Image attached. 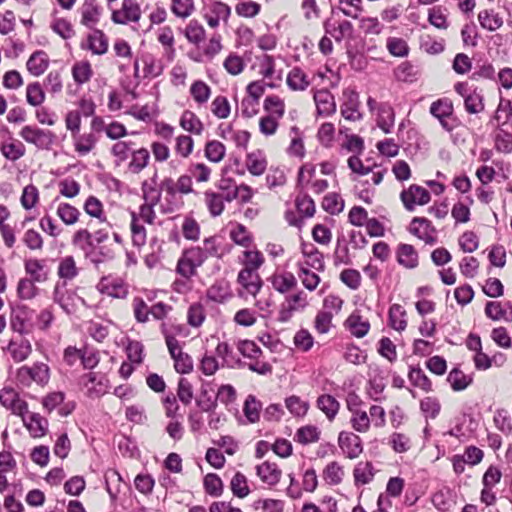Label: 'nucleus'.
<instances>
[{
  "label": "nucleus",
  "instance_id": "36",
  "mask_svg": "<svg viewBox=\"0 0 512 512\" xmlns=\"http://www.w3.org/2000/svg\"><path fill=\"white\" fill-rule=\"evenodd\" d=\"M322 476L329 485H338L344 476L343 467L338 462L332 461L326 465Z\"/></svg>",
  "mask_w": 512,
  "mask_h": 512
},
{
  "label": "nucleus",
  "instance_id": "26",
  "mask_svg": "<svg viewBox=\"0 0 512 512\" xmlns=\"http://www.w3.org/2000/svg\"><path fill=\"white\" fill-rule=\"evenodd\" d=\"M287 85L293 91H304L310 85L307 75L299 67H294L287 76Z\"/></svg>",
  "mask_w": 512,
  "mask_h": 512
},
{
  "label": "nucleus",
  "instance_id": "27",
  "mask_svg": "<svg viewBox=\"0 0 512 512\" xmlns=\"http://www.w3.org/2000/svg\"><path fill=\"white\" fill-rule=\"evenodd\" d=\"M356 485H365L370 483L375 475L374 467L371 462H359L353 471Z\"/></svg>",
  "mask_w": 512,
  "mask_h": 512
},
{
  "label": "nucleus",
  "instance_id": "33",
  "mask_svg": "<svg viewBox=\"0 0 512 512\" xmlns=\"http://www.w3.org/2000/svg\"><path fill=\"white\" fill-rule=\"evenodd\" d=\"M464 108L469 114H478L485 108L484 97L481 92L476 89L471 91L469 95L464 98Z\"/></svg>",
  "mask_w": 512,
  "mask_h": 512
},
{
  "label": "nucleus",
  "instance_id": "53",
  "mask_svg": "<svg viewBox=\"0 0 512 512\" xmlns=\"http://www.w3.org/2000/svg\"><path fill=\"white\" fill-rule=\"evenodd\" d=\"M57 215L66 225H73L77 222L80 212L68 203H61L57 208Z\"/></svg>",
  "mask_w": 512,
  "mask_h": 512
},
{
  "label": "nucleus",
  "instance_id": "29",
  "mask_svg": "<svg viewBox=\"0 0 512 512\" xmlns=\"http://www.w3.org/2000/svg\"><path fill=\"white\" fill-rule=\"evenodd\" d=\"M247 170L254 176L262 175L267 167V161L260 151L248 153L246 156Z\"/></svg>",
  "mask_w": 512,
  "mask_h": 512
},
{
  "label": "nucleus",
  "instance_id": "58",
  "mask_svg": "<svg viewBox=\"0 0 512 512\" xmlns=\"http://www.w3.org/2000/svg\"><path fill=\"white\" fill-rule=\"evenodd\" d=\"M85 212L94 218L99 219L101 222H105L106 218L103 213V204L95 196H89L84 203Z\"/></svg>",
  "mask_w": 512,
  "mask_h": 512
},
{
  "label": "nucleus",
  "instance_id": "8",
  "mask_svg": "<svg viewBox=\"0 0 512 512\" xmlns=\"http://www.w3.org/2000/svg\"><path fill=\"white\" fill-rule=\"evenodd\" d=\"M345 101L341 105V115L350 121L360 120L362 114L359 112V94L353 89H345L343 91Z\"/></svg>",
  "mask_w": 512,
  "mask_h": 512
},
{
  "label": "nucleus",
  "instance_id": "22",
  "mask_svg": "<svg viewBox=\"0 0 512 512\" xmlns=\"http://www.w3.org/2000/svg\"><path fill=\"white\" fill-rule=\"evenodd\" d=\"M29 309L25 305H18L12 309L10 324L13 331L19 334L27 333L26 321L28 318Z\"/></svg>",
  "mask_w": 512,
  "mask_h": 512
},
{
  "label": "nucleus",
  "instance_id": "52",
  "mask_svg": "<svg viewBox=\"0 0 512 512\" xmlns=\"http://www.w3.org/2000/svg\"><path fill=\"white\" fill-rule=\"evenodd\" d=\"M89 48L96 55H102L107 52L108 41L101 30H95L94 34L89 36Z\"/></svg>",
  "mask_w": 512,
  "mask_h": 512
},
{
  "label": "nucleus",
  "instance_id": "3",
  "mask_svg": "<svg viewBox=\"0 0 512 512\" xmlns=\"http://www.w3.org/2000/svg\"><path fill=\"white\" fill-rule=\"evenodd\" d=\"M19 135L29 144L35 145L38 149L49 150L55 143L56 135L50 131L37 126H24Z\"/></svg>",
  "mask_w": 512,
  "mask_h": 512
},
{
  "label": "nucleus",
  "instance_id": "63",
  "mask_svg": "<svg viewBox=\"0 0 512 512\" xmlns=\"http://www.w3.org/2000/svg\"><path fill=\"white\" fill-rule=\"evenodd\" d=\"M212 113L219 119H226L230 115V104L225 96H217L211 103Z\"/></svg>",
  "mask_w": 512,
  "mask_h": 512
},
{
  "label": "nucleus",
  "instance_id": "1",
  "mask_svg": "<svg viewBox=\"0 0 512 512\" xmlns=\"http://www.w3.org/2000/svg\"><path fill=\"white\" fill-rule=\"evenodd\" d=\"M429 112L438 120L442 129L450 134L462 125V121L454 113L452 101L448 98H440L433 101Z\"/></svg>",
  "mask_w": 512,
  "mask_h": 512
},
{
  "label": "nucleus",
  "instance_id": "14",
  "mask_svg": "<svg viewBox=\"0 0 512 512\" xmlns=\"http://www.w3.org/2000/svg\"><path fill=\"white\" fill-rule=\"evenodd\" d=\"M377 126L385 133L392 132L395 123V111L388 102H382L378 105Z\"/></svg>",
  "mask_w": 512,
  "mask_h": 512
},
{
  "label": "nucleus",
  "instance_id": "38",
  "mask_svg": "<svg viewBox=\"0 0 512 512\" xmlns=\"http://www.w3.org/2000/svg\"><path fill=\"white\" fill-rule=\"evenodd\" d=\"M73 139L75 150L82 156L91 152L97 142V139L93 133L82 135L78 133L76 138Z\"/></svg>",
  "mask_w": 512,
  "mask_h": 512
},
{
  "label": "nucleus",
  "instance_id": "37",
  "mask_svg": "<svg viewBox=\"0 0 512 512\" xmlns=\"http://www.w3.org/2000/svg\"><path fill=\"white\" fill-rule=\"evenodd\" d=\"M35 283L37 282L31 278H21L17 284V296L22 300H31L36 297L39 289Z\"/></svg>",
  "mask_w": 512,
  "mask_h": 512
},
{
  "label": "nucleus",
  "instance_id": "25",
  "mask_svg": "<svg viewBox=\"0 0 512 512\" xmlns=\"http://www.w3.org/2000/svg\"><path fill=\"white\" fill-rule=\"evenodd\" d=\"M131 161L128 169L133 174H139L149 163L150 153L146 148H140L131 152Z\"/></svg>",
  "mask_w": 512,
  "mask_h": 512
},
{
  "label": "nucleus",
  "instance_id": "42",
  "mask_svg": "<svg viewBox=\"0 0 512 512\" xmlns=\"http://www.w3.org/2000/svg\"><path fill=\"white\" fill-rule=\"evenodd\" d=\"M447 381L451 384L454 391H462L470 385L472 379L460 369L453 368L448 374Z\"/></svg>",
  "mask_w": 512,
  "mask_h": 512
},
{
  "label": "nucleus",
  "instance_id": "55",
  "mask_svg": "<svg viewBox=\"0 0 512 512\" xmlns=\"http://www.w3.org/2000/svg\"><path fill=\"white\" fill-rule=\"evenodd\" d=\"M295 206L303 217L309 218L315 214V202L307 194L298 195L295 199Z\"/></svg>",
  "mask_w": 512,
  "mask_h": 512
},
{
  "label": "nucleus",
  "instance_id": "39",
  "mask_svg": "<svg viewBox=\"0 0 512 512\" xmlns=\"http://www.w3.org/2000/svg\"><path fill=\"white\" fill-rule=\"evenodd\" d=\"M8 350L16 362L24 361L31 353L32 348L28 340H21L19 343L11 341Z\"/></svg>",
  "mask_w": 512,
  "mask_h": 512
},
{
  "label": "nucleus",
  "instance_id": "7",
  "mask_svg": "<svg viewBox=\"0 0 512 512\" xmlns=\"http://www.w3.org/2000/svg\"><path fill=\"white\" fill-rule=\"evenodd\" d=\"M338 444L349 459L357 458L363 451L361 438L352 432H340Z\"/></svg>",
  "mask_w": 512,
  "mask_h": 512
},
{
  "label": "nucleus",
  "instance_id": "2",
  "mask_svg": "<svg viewBox=\"0 0 512 512\" xmlns=\"http://www.w3.org/2000/svg\"><path fill=\"white\" fill-rule=\"evenodd\" d=\"M206 259L207 257L201 247L187 248L178 260L177 272L185 278H190L196 274V268L200 267Z\"/></svg>",
  "mask_w": 512,
  "mask_h": 512
},
{
  "label": "nucleus",
  "instance_id": "6",
  "mask_svg": "<svg viewBox=\"0 0 512 512\" xmlns=\"http://www.w3.org/2000/svg\"><path fill=\"white\" fill-rule=\"evenodd\" d=\"M141 18V9L136 0H123L122 7L114 10L111 20L115 24L126 25L129 22H138Z\"/></svg>",
  "mask_w": 512,
  "mask_h": 512
},
{
  "label": "nucleus",
  "instance_id": "23",
  "mask_svg": "<svg viewBox=\"0 0 512 512\" xmlns=\"http://www.w3.org/2000/svg\"><path fill=\"white\" fill-rule=\"evenodd\" d=\"M345 323L350 333L356 338L364 337L370 329L369 321L363 320L362 316L357 313H352Z\"/></svg>",
  "mask_w": 512,
  "mask_h": 512
},
{
  "label": "nucleus",
  "instance_id": "5",
  "mask_svg": "<svg viewBox=\"0 0 512 512\" xmlns=\"http://www.w3.org/2000/svg\"><path fill=\"white\" fill-rule=\"evenodd\" d=\"M400 199L406 210L412 212L415 210V205H425L430 202L431 196L427 189L412 184L407 190H403L400 194Z\"/></svg>",
  "mask_w": 512,
  "mask_h": 512
},
{
  "label": "nucleus",
  "instance_id": "51",
  "mask_svg": "<svg viewBox=\"0 0 512 512\" xmlns=\"http://www.w3.org/2000/svg\"><path fill=\"white\" fill-rule=\"evenodd\" d=\"M141 60L144 64V77L155 78L162 74L163 65L153 55H143Z\"/></svg>",
  "mask_w": 512,
  "mask_h": 512
},
{
  "label": "nucleus",
  "instance_id": "48",
  "mask_svg": "<svg viewBox=\"0 0 512 512\" xmlns=\"http://www.w3.org/2000/svg\"><path fill=\"white\" fill-rule=\"evenodd\" d=\"M262 405L255 396L249 395L244 403L243 412L250 423H255L260 418Z\"/></svg>",
  "mask_w": 512,
  "mask_h": 512
},
{
  "label": "nucleus",
  "instance_id": "34",
  "mask_svg": "<svg viewBox=\"0 0 512 512\" xmlns=\"http://www.w3.org/2000/svg\"><path fill=\"white\" fill-rule=\"evenodd\" d=\"M406 311L400 304H393L389 309V325L397 330L403 331L407 326L405 319Z\"/></svg>",
  "mask_w": 512,
  "mask_h": 512
},
{
  "label": "nucleus",
  "instance_id": "28",
  "mask_svg": "<svg viewBox=\"0 0 512 512\" xmlns=\"http://www.w3.org/2000/svg\"><path fill=\"white\" fill-rule=\"evenodd\" d=\"M302 253L305 257L309 258V261H307L308 266L320 272L324 271V256L313 244L303 245Z\"/></svg>",
  "mask_w": 512,
  "mask_h": 512
},
{
  "label": "nucleus",
  "instance_id": "11",
  "mask_svg": "<svg viewBox=\"0 0 512 512\" xmlns=\"http://www.w3.org/2000/svg\"><path fill=\"white\" fill-rule=\"evenodd\" d=\"M237 282L251 295L255 296L262 287V280L254 269L243 268L238 273Z\"/></svg>",
  "mask_w": 512,
  "mask_h": 512
},
{
  "label": "nucleus",
  "instance_id": "32",
  "mask_svg": "<svg viewBox=\"0 0 512 512\" xmlns=\"http://www.w3.org/2000/svg\"><path fill=\"white\" fill-rule=\"evenodd\" d=\"M320 438V431L314 425L300 427L294 436V440L302 445L317 442Z\"/></svg>",
  "mask_w": 512,
  "mask_h": 512
},
{
  "label": "nucleus",
  "instance_id": "57",
  "mask_svg": "<svg viewBox=\"0 0 512 512\" xmlns=\"http://www.w3.org/2000/svg\"><path fill=\"white\" fill-rule=\"evenodd\" d=\"M190 93L197 103L203 104L208 101L211 89L204 81L197 80L191 85Z\"/></svg>",
  "mask_w": 512,
  "mask_h": 512
},
{
  "label": "nucleus",
  "instance_id": "10",
  "mask_svg": "<svg viewBox=\"0 0 512 512\" xmlns=\"http://www.w3.org/2000/svg\"><path fill=\"white\" fill-rule=\"evenodd\" d=\"M66 285V281L56 283L53 291V300L67 314H70L74 310V299L76 297V293L75 291L68 290Z\"/></svg>",
  "mask_w": 512,
  "mask_h": 512
},
{
  "label": "nucleus",
  "instance_id": "46",
  "mask_svg": "<svg viewBox=\"0 0 512 512\" xmlns=\"http://www.w3.org/2000/svg\"><path fill=\"white\" fill-rule=\"evenodd\" d=\"M203 485L205 492L212 497H219L223 493V483L217 474H207L204 477Z\"/></svg>",
  "mask_w": 512,
  "mask_h": 512
},
{
  "label": "nucleus",
  "instance_id": "16",
  "mask_svg": "<svg viewBox=\"0 0 512 512\" xmlns=\"http://www.w3.org/2000/svg\"><path fill=\"white\" fill-rule=\"evenodd\" d=\"M256 473L264 483L270 486L276 485L280 481L282 474L281 470L275 463H270L268 461L258 465L256 467Z\"/></svg>",
  "mask_w": 512,
  "mask_h": 512
},
{
  "label": "nucleus",
  "instance_id": "31",
  "mask_svg": "<svg viewBox=\"0 0 512 512\" xmlns=\"http://www.w3.org/2000/svg\"><path fill=\"white\" fill-rule=\"evenodd\" d=\"M181 127L197 135H200L203 131V124L196 114L190 110H185L180 118Z\"/></svg>",
  "mask_w": 512,
  "mask_h": 512
},
{
  "label": "nucleus",
  "instance_id": "45",
  "mask_svg": "<svg viewBox=\"0 0 512 512\" xmlns=\"http://www.w3.org/2000/svg\"><path fill=\"white\" fill-rule=\"evenodd\" d=\"M0 150L2 155L10 161L20 159L26 151L24 144L20 141L2 144Z\"/></svg>",
  "mask_w": 512,
  "mask_h": 512
},
{
  "label": "nucleus",
  "instance_id": "12",
  "mask_svg": "<svg viewBox=\"0 0 512 512\" xmlns=\"http://www.w3.org/2000/svg\"><path fill=\"white\" fill-rule=\"evenodd\" d=\"M196 405L199 409L208 413V426L212 430H218L222 425L225 417L215 412L218 403L210 399H196Z\"/></svg>",
  "mask_w": 512,
  "mask_h": 512
},
{
  "label": "nucleus",
  "instance_id": "40",
  "mask_svg": "<svg viewBox=\"0 0 512 512\" xmlns=\"http://www.w3.org/2000/svg\"><path fill=\"white\" fill-rule=\"evenodd\" d=\"M27 103L33 107L40 106L45 100V92L39 82H33L26 87Z\"/></svg>",
  "mask_w": 512,
  "mask_h": 512
},
{
  "label": "nucleus",
  "instance_id": "19",
  "mask_svg": "<svg viewBox=\"0 0 512 512\" xmlns=\"http://www.w3.org/2000/svg\"><path fill=\"white\" fill-rule=\"evenodd\" d=\"M397 261L400 265L413 269L418 265V253L410 244H399L397 248Z\"/></svg>",
  "mask_w": 512,
  "mask_h": 512
},
{
  "label": "nucleus",
  "instance_id": "35",
  "mask_svg": "<svg viewBox=\"0 0 512 512\" xmlns=\"http://www.w3.org/2000/svg\"><path fill=\"white\" fill-rule=\"evenodd\" d=\"M408 378L412 385L419 387L425 392H430L432 390V383L430 379L419 366L410 367Z\"/></svg>",
  "mask_w": 512,
  "mask_h": 512
},
{
  "label": "nucleus",
  "instance_id": "21",
  "mask_svg": "<svg viewBox=\"0 0 512 512\" xmlns=\"http://www.w3.org/2000/svg\"><path fill=\"white\" fill-rule=\"evenodd\" d=\"M81 15V23L92 29L93 26L99 21L101 8L97 5L95 0L87 1L82 6Z\"/></svg>",
  "mask_w": 512,
  "mask_h": 512
},
{
  "label": "nucleus",
  "instance_id": "50",
  "mask_svg": "<svg viewBox=\"0 0 512 512\" xmlns=\"http://www.w3.org/2000/svg\"><path fill=\"white\" fill-rule=\"evenodd\" d=\"M204 195L210 214L214 217L219 216L224 210V197L212 191H206Z\"/></svg>",
  "mask_w": 512,
  "mask_h": 512
},
{
  "label": "nucleus",
  "instance_id": "20",
  "mask_svg": "<svg viewBox=\"0 0 512 512\" xmlns=\"http://www.w3.org/2000/svg\"><path fill=\"white\" fill-rule=\"evenodd\" d=\"M24 425L29 430L34 438L42 437L46 434L48 429V421L39 413H31L28 421L23 418Z\"/></svg>",
  "mask_w": 512,
  "mask_h": 512
},
{
  "label": "nucleus",
  "instance_id": "9",
  "mask_svg": "<svg viewBox=\"0 0 512 512\" xmlns=\"http://www.w3.org/2000/svg\"><path fill=\"white\" fill-rule=\"evenodd\" d=\"M24 270L29 278L44 283L49 279L50 269L45 259L29 258L24 261Z\"/></svg>",
  "mask_w": 512,
  "mask_h": 512
},
{
  "label": "nucleus",
  "instance_id": "64",
  "mask_svg": "<svg viewBox=\"0 0 512 512\" xmlns=\"http://www.w3.org/2000/svg\"><path fill=\"white\" fill-rule=\"evenodd\" d=\"M495 149L500 153L512 152V133L500 130L495 136Z\"/></svg>",
  "mask_w": 512,
  "mask_h": 512
},
{
  "label": "nucleus",
  "instance_id": "61",
  "mask_svg": "<svg viewBox=\"0 0 512 512\" xmlns=\"http://www.w3.org/2000/svg\"><path fill=\"white\" fill-rule=\"evenodd\" d=\"M185 36L190 43L199 44L205 36V30L196 20H191L185 29Z\"/></svg>",
  "mask_w": 512,
  "mask_h": 512
},
{
  "label": "nucleus",
  "instance_id": "15",
  "mask_svg": "<svg viewBox=\"0 0 512 512\" xmlns=\"http://www.w3.org/2000/svg\"><path fill=\"white\" fill-rule=\"evenodd\" d=\"M48 66L49 57L43 50H37L32 53L26 63L27 70L33 76L42 75L47 70Z\"/></svg>",
  "mask_w": 512,
  "mask_h": 512
},
{
  "label": "nucleus",
  "instance_id": "41",
  "mask_svg": "<svg viewBox=\"0 0 512 512\" xmlns=\"http://www.w3.org/2000/svg\"><path fill=\"white\" fill-rule=\"evenodd\" d=\"M78 275L75 260L72 256H66L61 259L58 266V276L64 281L72 280Z\"/></svg>",
  "mask_w": 512,
  "mask_h": 512
},
{
  "label": "nucleus",
  "instance_id": "24",
  "mask_svg": "<svg viewBox=\"0 0 512 512\" xmlns=\"http://www.w3.org/2000/svg\"><path fill=\"white\" fill-rule=\"evenodd\" d=\"M271 284L276 291L284 294L296 287L297 279L291 272H284L274 274L271 277Z\"/></svg>",
  "mask_w": 512,
  "mask_h": 512
},
{
  "label": "nucleus",
  "instance_id": "54",
  "mask_svg": "<svg viewBox=\"0 0 512 512\" xmlns=\"http://www.w3.org/2000/svg\"><path fill=\"white\" fill-rule=\"evenodd\" d=\"M72 75L77 84L82 85L86 83L92 76L90 63L88 61H84L74 64L72 67Z\"/></svg>",
  "mask_w": 512,
  "mask_h": 512
},
{
  "label": "nucleus",
  "instance_id": "60",
  "mask_svg": "<svg viewBox=\"0 0 512 512\" xmlns=\"http://www.w3.org/2000/svg\"><path fill=\"white\" fill-rule=\"evenodd\" d=\"M182 234L185 239L197 241L200 237V225L190 216H186L182 224Z\"/></svg>",
  "mask_w": 512,
  "mask_h": 512
},
{
  "label": "nucleus",
  "instance_id": "56",
  "mask_svg": "<svg viewBox=\"0 0 512 512\" xmlns=\"http://www.w3.org/2000/svg\"><path fill=\"white\" fill-rule=\"evenodd\" d=\"M177 397L184 405H189L194 398V391L192 383L184 377H181L178 381Z\"/></svg>",
  "mask_w": 512,
  "mask_h": 512
},
{
  "label": "nucleus",
  "instance_id": "13",
  "mask_svg": "<svg viewBox=\"0 0 512 512\" xmlns=\"http://www.w3.org/2000/svg\"><path fill=\"white\" fill-rule=\"evenodd\" d=\"M314 101L317 113L322 116H329L336 111L334 96L327 89H321L314 93Z\"/></svg>",
  "mask_w": 512,
  "mask_h": 512
},
{
  "label": "nucleus",
  "instance_id": "49",
  "mask_svg": "<svg viewBox=\"0 0 512 512\" xmlns=\"http://www.w3.org/2000/svg\"><path fill=\"white\" fill-rule=\"evenodd\" d=\"M322 208L327 213L336 215L342 212L344 208V201L340 199V196L337 193H328L323 198Z\"/></svg>",
  "mask_w": 512,
  "mask_h": 512
},
{
  "label": "nucleus",
  "instance_id": "18",
  "mask_svg": "<svg viewBox=\"0 0 512 512\" xmlns=\"http://www.w3.org/2000/svg\"><path fill=\"white\" fill-rule=\"evenodd\" d=\"M316 406L330 421L335 419L340 409V403L330 394L320 395L316 400Z\"/></svg>",
  "mask_w": 512,
  "mask_h": 512
},
{
  "label": "nucleus",
  "instance_id": "43",
  "mask_svg": "<svg viewBox=\"0 0 512 512\" xmlns=\"http://www.w3.org/2000/svg\"><path fill=\"white\" fill-rule=\"evenodd\" d=\"M285 406L295 417H303L309 409V403L301 400L299 396L292 395L285 399Z\"/></svg>",
  "mask_w": 512,
  "mask_h": 512
},
{
  "label": "nucleus",
  "instance_id": "62",
  "mask_svg": "<svg viewBox=\"0 0 512 512\" xmlns=\"http://www.w3.org/2000/svg\"><path fill=\"white\" fill-rule=\"evenodd\" d=\"M230 237L237 245L245 248H248L252 242L250 233L242 224H237V226L230 231Z\"/></svg>",
  "mask_w": 512,
  "mask_h": 512
},
{
  "label": "nucleus",
  "instance_id": "4",
  "mask_svg": "<svg viewBox=\"0 0 512 512\" xmlns=\"http://www.w3.org/2000/svg\"><path fill=\"white\" fill-rule=\"evenodd\" d=\"M17 381L29 386L32 382L44 385L49 380V367L44 363H35L33 366H22L16 373Z\"/></svg>",
  "mask_w": 512,
  "mask_h": 512
},
{
  "label": "nucleus",
  "instance_id": "59",
  "mask_svg": "<svg viewBox=\"0 0 512 512\" xmlns=\"http://www.w3.org/2000/svg\"><path fill=\"white\" fill-rule=\"evenodd\" d=\"M132 144L131 141H118L112 146L111 153L116 157L115 164L117 166L128 159L129 154L133 151Z\"/></svg>",
  "mask_w": 512,
  "mask_h": 512
},
{
  "label": "nucleus",
  "instance_id": "44",
  "mask_svg": "<svg viewBox=\"0 0 512 512\" xmlns=\"http://www.w3.org/2000/svg\"><path fill=\"white\" fill-rule=\"evenodd\" d=\"M225 152L226 148L220 141L212 140L206 143L205 157L213 163H219L224 158Z\"/></svg>",
  "mask_w": 512,
  "mask_h": 512
},
{
  "label": "nucleus",
  "instance_id": "30",
  "mask_svg": "<svg viewBox=\"0 0 512 512\" xmlns=\"http://www.w3.org/2000/svg\"><path fill=\"white\" fill-rule=\"evenodd\" d=\"M478 20L482 28L488 31H495L503 25V19L493 10H483L478 14Z\"/></svg>",
  "mask_w": 512,
  "mask_h": 512
},
{
  "label": "nucleus",
  "instance_id": "17",
  "mask_svg": "<svg viewBox=\"0 0 512 512\" xmlns=\"http://www.w3.org/2000/svg\"><path fill=\"white\" fill-rule=\"evenodd\" d=\"M206 296L209 300L223 303L232 296L229 282L225 279L215 281L206 291Z\"/></svg>",
  "mask_w": 512,
  "mask_h": 512
},
{
  "label": "nucleus",
  "instance_id": "47",
  "mask_svg": "<svg viewBox=\"0 0 512 512\" xmlns=\"http://www.w3.org/2000/svg\"><path fill=\"white\" fill-rule=\"evenodd\" d=\"M230 488L234 496L244 498L250 493L246 476L241 472H236L231 479Z\"/></svg>",
  "mask_w": 512,
  "mask_h": 512
}]
</instances>
